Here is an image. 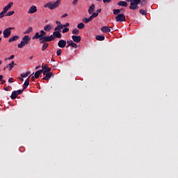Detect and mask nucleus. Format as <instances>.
I'll return each instance as SVG.
<instances>
[{"label":"nucleus","mask_w":178,"mask_h":178,"mask_svg":"<svg viewBox=\"0 0 178 178\" xmlns=\"http://www.w3.org/2000/svg\"><path fill=\"white\" fill-rule=\"evenodd\" d=\"M127 2H131L129 9L131 10H136L138 9V5L141 3V0H125Z\"/></svg>","instance_id":"f257e3e1"},{"label":"nucleus","mask_w":178,"mask_h":178,"mask_svg":"<svg viewBox=\"0 0 178 178\" xmlns=\"http://www.w3.org/2000/svg\"><path fill=\"white\" fill-rule=\"evenodd\" d=\"M59 5H60V0H57L55 3L48 2L44 5V8H48L50 10H54V9H56Z\"/></svg>","instance_id":"f03ea898"},{"label":"nucleus","mask_w":178,"mask_h":178,"mask_svg":"<svg viewBox=\"0 0 178 178\" xmlns=\"http://www.w3.org/2000/svg\"><path fill=\"white\" fill-rule=\"evenodd\" d=\"M30 40H31V38L29 36V35H26L22 38V41L20 42L19 44H18V48L22 49L23 47H26L29 42H30Z\"/></svg>","instance_id":"7ed1b4c3"},{"label":"nucleus","mask_w":178,"mask_h":178,"mask_svg":"<svg viewBox=\"0 0 178 178\" xmlns=\"http://www.w3.org/2000/svg\"><path fill=\"white\" fill-rule=\"evenodd\" d=\"M39 40L40 41V44H47V42H51V41H54V36H44L40 38Z\"/></svg>","instance_id":"20e7f679"},{"label":"nucleus","mask_w":178,"mask_h":178,"mask_svg":"<svg viewBox=\"0 0 178 178\" xmlns=\"http://www.w3.org/2000/svg\"><path fill=\"white\" fill-rule=\"evenodd\" d=\"M12 30H15L14 27H9L3 30V38H9L10 34H12Z\"/></svg>","instance_id":"39448f33"},{"label":"nucleus","mask_w":178,"mask_h":178,"mask_svg":"<svg viewBox=\"0 0 178 178\" xmlns=\"http://www.w3.org/2000/svg\"><path fill=\"white\" fill-rule=\"evenodd\" d=\"M115 20L118 22H126V15L123 14H118L115 16Z\"/></svg>","instance_id":"423d86ee"},{"label":"nucleus","mask_w":178,"mask_h":178,"mask_svg":"<svg viewBox=\"0 0 178 178\" xmlns=\"http://www.w3.org/2000/svg\"><path fill=\"white\" fill-rule=\"evenodd\" d=\"M51 35L54 37V40H55V38H62V34H60V32H59V31H54Z\"/></svg>","instance_id":"0eeeda50"},{"label":"nucleus","mask_w":178,"mask_h":178,"mask_svg":"<svg viewBox=\"0 0 178 178\" xmlns=\"http://www.w3.org/2000/svg\"><path fill=\"white\" fill-rule=\"evenodd\" d=\"M66 40L61 39L58 42V47H59V48H65V47H66Z\"/></svg>","instance_id":"6e6552de"},{"label":"nucleus","mask_w":178,"mask_h":178,"mask_svg":"<svg viewBox=\"0 0 178 178\" xmlns=\"http://www.w3.org/2000/svg\"><path fill=\"white\" fill-rule=\"evenodd\" d=\"M72 39L73 40L74 42L79 44L81 41V36L80 35H72Z\"/></svg>","instance_id":"1a4fd4ad"},{"label":"nucleus","mask_w":178,"mask_h":178,"mask_svg":"<svg viewBox=\"0 0 178 178\" xmlns=\"http://www.w3.org/2000/svg\"><path fill=\"white\" fill-rule=\"evenodd\" d=\"M12 6H13V2L10 1L8 3L7 6L3 8V11L6 13V12H8V10H9L12 8Z\"/></svg>","instance_id":"9d476101"},{"label":"nucleus","mask_w":178,"mask_h":178,"mask_svg":"<svg viewBox=\"0 0 178 178\" xmlns=\"http://www.w3.org/2000/svg\"><path fill=\"white\" fill-rule=\"evenodd\" d=\"M37 12V6H32L28 10V13L33 14Z\"/></svg>","instance_id":"9b49d317"},{"label":"nucleus","mask_w":178,"mask_h":178,"mask_svg":"<svg viewBox=\"0 0 178 178\" xmlns=\"http://www.w3.org/2000/svg\"><path fill=\"white\" fill-rule=\"evenodd\" d=\"M42 70V73H43V75L45 76V74H47V73H51V68L49 67H42V70Z\"/></svg>","instance_id":"f8f14e48"},{"label":"nucleus","mask_w":178,"mask_h":178,"mask_svg":"<svg viewBox=\"0 0 178 178\" xmlns=\"http://www.w3.org/2000/svg\"><path fill=\"white\" fill-rule=\"evenodd\" d=\"M101 31H102V33H111V28H109V26H103L101 28Z\"/></svg>","instance_id":"ddd939ff"},{"label":"nucleus","mask_w":178,"mask_h":178,"mask_svg":"<svg viewBox=\"0 0 178 178\" xmlns=\"http://www.w3.org/2000/svg\"><path fill=\"white\" fill-rule=\"evenodd\" d=\"M94 10H95V4L92 3L88 9V14L92 15V13H94Z\"/></svg>","instance_id":"4468645a"},{"label":"nucleus","mask_w":178,"mask_h":178,"mask_svg":"<svg viewBox=\"0 0 178 178\" xmlns=\"http://www.w3.org/2000/svg\"><path fill=\"white\" fill-rule=\"evenodd\" d=\"M19 38H20V36L14 35L8 40V42H13L15 41H17V40H19Z\"/></svg>","instance_id":"2eb2a0df"},{"label":"nucleus","mask_w":178,"mask_h":178,"mask_svg":"<svg viewBox=\"0 0 178 178\" xmlns=\"http://www.w3.org/2000/svg\"><path fill=\"white\" fill-rule=\"evenodd\" d=\"M15 65L16 64H15V61L13 60L10 63L6 65V69L12 70V69H13V67H15Z\"/></svg>","instance_id":"dca6fc26"},{"label":"nucleus","mask_w":178,"mask_h":178,"mask_svg":"<svg viewBox=\"0 0 178 178\" xmlns=\"http://www.w3.org/2000/svg\"><path fill=\"white\" fill-rule=\"evenodd\" d=\"M51 77H52V72H49L47 74H45V76L43 77L42 80L48 81L49 80V79H51Z\"/></svg>","instance_id":"f3484780"},{"label":"nucleus","mask_w":178,"mask_h":178,"mask_svg":"<svg viewBox=\"0 0 178 178\" xmlns=\"http://www.w3.org/2000/svg\"><path fill=\"white\" fill-rule=\"evenodd\" d=\"M44 31H47V33H49L51 30H52V25L51 24H47L44 27Z\"/></svg>","instance_id":"a211bd4d"},{"label":"nucleus","mask_w":178,"mask_h":178,"mask_svg":"<svg viewBox=\"0 0 178 178\" xmlns=\"http://www.w3.org/2000/svg\"><path fill=\"white\" fill-rule=\"evenodd\" d=\"M127 5H128L127 2L124 1H121L118 3V6H124V8H127Z\"/></svg>","instance_id":"6ab92c4d"},{"label":"nucleus","mask_w":178,"mask_h":178,"mask_svg":"<svg viewBox=\"0 0 178 178\" xmlns=\"http://www.w3.org/2000/svg\"><path fill=\"white\" fill-rule=\"evenodd\" d=\"M122 10H124V8H121V9H114L113 10V15H115V16H117L118 15H119V13H120L122 12Z\"/></svg>","instance_id":"aec40b11"},{"label":"nucleus","mask_w":178,"mask_h":178,"mask_svg":"<svg viewBox=\"0 0 178 178\" xmlns=\"http://www.w3.org/2000/svg\"><path fill=\"white\" fill-rule=\"evenodd\" d=\"M96 40L97 41H104V40H105V36L101 35H96Z\"/></svg>","instance_id":"412c9836"},{"label":"nucleus","mask_w":178,"mask_h":178,"mask_svg":"<svg viewBox=\"0 0 178 178\" xmlns=\"http://www.w3.org/2000/svg\"><path fill=\"white\" fill-rule=\"evenodd\" d=\"M17 93L15 91H13L10 95V98L11 99H16V98H17Z\"/></svg>","instance_id":"4be33fe9"},{"label":"nucleus","mask_w":178,"mask_h":178,"mask_svg":"<svg viewBox=\"0 0 178 178\" xmlns=\"http://www.w3.org/2000/svg\"><path fill=\"white\" fill-rule=\"evenodd\" d=\"M92 19L90 18V17L89 18H87V17H84L83 19H82V22L83 23H90V22H91Z\"/></svg>","instance_id":"5701e85b"},{"label":"nucleus","mask_w":178,"mask_h":178,"mask_svg":"<svg viewBox=\"0 0 178 178\" xmlns=\"http://www.w3.org/2000/svg\"><path fill=\"white\" fill-rule=\"evenodd\" d=\"M41 73H42V70H40L35 72V79H38V77H40V75L41 74Z\"/></svg>","instance_id":"b1692460"},{"label":"nucleus","mask_w":178,"mask_h":178,"mask_svg":"<svg viewBox=\"0 0 178 178\" xmlns=\"http://www.w3.org/2000/svg\"><path fill=\"white\" fill-rule=\"evenodd\" d=\"M38 38H41V35H40V33L37 32L35 33V35L33 36L32 39L33 40H38Z\"/></svg>","instance_id":"393cba45"},{"label":"nucleus","mask_w":178,"mask_h":178,"mask_svg":"<svg viewBox=\"0 0 178 178\" xmlns=\"http://www.w3.org/2000/svg\"><path fill=\"white\" fill-rule=\"evenodd\" d=\"M30 33H33V27L31 26L29 27L24 34H30Z\"/></svg>","instance_id":"a878e982"},{"label":"nucleus","mask_w":178,"mask_h":178,"mask_svg":"<svg viewBox=\"0 0 178 178\" xmlns=\"http://www.w3.org/2000/svg\"><path fill=\"white\" fill-rule=\"evenodd\" d=\"M48 47H49V44L44 43L42 47V51H45Z\"/></svg>","instance_id":"bb28decb"},{"label":"nucleus","mask_w":178,"mask_h":178,"mask_svg":"<svg viewBox=\"0 0 178 178\" xmlns=\"http://www.w3.org/2000/svg\"><path fill=\"white\" fill-rule=\"evenodd\" d=\"M84 27H86V25H84L83 23H79L77 25V28L79 29V30H83V29H84Z\"/></svg>","instance_id":"cd10ccee"},{"label":"nucleus","mask_w":178,"mask_h":178,"mask_svg":"<svg viewBox=\"0 0 178 178\" xmlns=\"http://www.w3.org/2000/svg\"><path fill=\"white\" fill-rule=\"evenodd\" d=\"M40 38H42V37H47V32L42 30V31H40Z\"/></svg>","instance_id":"c85d7f7f"},{"label":"nucleus","mask_w":178,"mask_h":178,"mask_svg":"<svg viewBox=\"0 0 178 178\" xmlns=\"http://www.w3.org/2000/svg\"><path fill=\"white\" fill-rule=\"evenodd\" d=\"M147 10H139V13H140V15H143V16H145V15H147Z\"/></svg>","instance_id":"c756f323"},{"label":"nucleus","mask_w":178,"mask_h":178,"mask_svg":"<svg viewBox=\"0 0 178 178\" xmlns=\"http://www.w3.org/2000/svg\"><path fill=\"white\" fill-rule=\"evenodd\" d=\"M72 34H75L76 35H79V34H80V31H79V29H74L72 31Z\"/></svg>","instance_id":"7c9ffc66"},{"label":"nucleus","mask_w":178,"mask_h":178,"mask_svg":"<svg viewBox=\"0 0 178 178\" xmlns=\"http://www.w3.org/2000/svg\"><path fill=\"white\" fill-rule=\"evenodd\" d=\"M98 17V13H92L91 16L90 17L91 18V19L92 20V19H94L95 17Z\"/></svg>","instance_id":"2f4dec72"},{"label":"nucleus","mask_w":178,"mask_h":178,"mask_svg":"<svg viewBox=\"0 0 178 178\" xmlns=\"http://www.w3.org/2000/svg\"><path fill=\"white\" fill-rule=\"evenodd\" d=\"M29 74H30V72H27L26 74H21V77L22 79H25V77H28Z\"/></svg>","instance_id":"473e14b6"},{"label":"nucleus","mask_w":178,"mask_h":178,"mask_svg":"<svg viewBox=\"0 0 178 178\" xmlns=\"http://www.w3.org/2000/svg\"><path fill=\"white\" fill-rule=\"evenodd\" d=\"M140 5L141 6H145V5H147V0H140Z\"/></svg>","instance_id":"72a5a7b5"},{"label":"nucleus","mask_w":178,"mask_h":178,"mask_svg":"<svg viewBox=\"0 0 178 178\" xmlns=\"http://www.w3.org/2000/svg\"><path fill=\"white\" fill-rule=\"evenodd\" d=\"M29 84H30V79H29L28 78L24 83V86L29 87Z\"/></svg>","instance_id":"f704fd0d"},{"label":"nucleus","mask_w":178,"mask_h":178,"mask_svg":"<svg viewBox=\"0 0 178 178\" xmlns=\"http://www.w3.org/2000/svg\"><path fill=\"white\" fill-rule=\"evenodd\" d=\"M12 15H15V11H9L6 14V16H12Z\"/></svg>","instance_id":"c9c22d12"},{"label":"nucleus","mask_w":178,"mask_h":178,"mask_svg":"<svg viewBox=\"0 0 178 178\" xmlns=\"http://www.w3.org/2000/svg\"><path fill=\"white\" fill-rule=\"evenodd\" d=\"M56 54H57V56H60V55H62V49H58L57 51H56Z\"/></svg>","instance_id":"e433bc0d"},{"label":"nucleus","mask_w":178,"mask_h":178,"mask_svg":"<svg viewBox=\"0 0 178 178\" xmlns=\"http://www.w3.org/2000/svg\"><path fill=\"white\" fill-rule=\"evenodd\" d=\"M5 13H6L4 11H2L0 13V19H2V17H4Z\"/></svg>","instance_id":"4c0bfd02"},{"label":"nucleus","mask_w":178,"mask_h":178,"mask_svg":"<svg viewBox=\"0 0 178 178\" xmlns=\"http://www.w3.org/2000/svg\"><path fill=\"white\" fill-rule=\"evenodd\" d=\"M15 92H17V95H20L23 92V90H15Z\"/></svg>","instance_id":"58836bf2"},{"label":"nucleus","mask_w":178,"mask_h":178,"mask_svg":"<svg viewBox=\"0 0 178 178\" xmlns=\"http://www.w3.org/2000/svg\"><path fill=\"white\" fill-rule=\"evenodd\" d=\"M62 31L65 34V33H67L69 31V28H64Z\"/></svg>","instance_id":"ea45409f"},{"label":"nucleus","mask_w":178,"mask_h":178,"mask_svg":"<svg viewBox=\"0 0 178 178\" xmlns=\"http://www.w3.org/2000/svg\"><path fill=\"white\" fill-rule=\"evenodd\" d=\"M71 47L72 48H77V44L74 43V42H72V44H71Z\"/></svg>","instance_id":"a19ab883"},{"label":"nucleus","mask_w":178,"mask_h":178,"mask_svg":"<svg viewBox=\"0 0 178 178\" xmlns=\"http://www.w3.org/2000/svg\"><path fill=\"white\" fill-rule=\"evenodd\" d=\"M73 43V40H67V44L72 47V44Z\"/></svg>","instance_id":"79ce46f5"},{"label":"nucleus","mask_w":178,"mask_h":178,"mask_svg":"<svg viewBox=\"0 0 178 178\" xmlns=\"http://www.w3.org/2000/svg\"><path fill=\"white\" fill-rule=\"evenodd\" d=\"M55 31H60V28L59 27V25H58L55 29Z\"/></svg>","instance_id":"37998d69"},{"label":"nucleus","mask_w":178,"mask_h":178,"mask_svg":"<svg viewBox=\"0 0 178 178\" xmlns=\"http://www.w3.org/2000/svg\"><path fill=\"white\" fill-rule=\"evenodd\" d=\"M14 81H15V79H13V78L8 79V83H13Z\"/></svg>","instance_id":"c03bdc74"},{"label":"nucleus","mask_w":178,"mask_h":178,"mask_svg":"<svg viewBox=\"0 0 178 178\" xmlns=\"http://www.w3.org/2000/svg\"><path fill=\"white\" fill-rule=\"evenodd\" d=\"M79 0H74L72 1V5H77V2H79Z\"/></svg>","instance_id":"a18cd8bd"},{"label":"nucleus","mask_w":178,"mask_h":178,"mask_svg":"<svg viewBox=\"0 0 178 178\" xmlns=\"http://www.w3.org/2000/svg\"><path fill=\"white\" fill-rule=\"evenodd\" d=\"M8 59V60H10L12 59H15V55H11Z\"/></svg>","instance_id":"49530a36"},{"label":"nucleus","mask_w":178,"mask_h":178,"mask_svg":"<svg viewBox=\"0 0 178 178\" xmlns=\"http://www.w3.org/2000/svg\"><path fill=\"white\" fill-rule=\"evenodd\" d=\"M112 0H103L104 3H109Z\"/></svg>","instance_id":"de8ad7c7"},{"label":"nucleus","mask_w":178,"mask_h":178,"mask_svg":"<svg viewBox=\"0 0 178 178\" xmlns=\"http://www.w3.org/2000/svg\"><path fill=\"white\" fill-rule=\"evenodd\" d=\"M102 10L101 8L97 9V10H96V13H97V15H98V14L101 13Z\"/></svg>","instance_id":"09e8293b"},{"label":"nucleus","mask_w":178,"mask_h":178,"mask_svg":"<svg viewBox=\"0 0 178 178\" xmlns=\"http://www.w3.org/2000/svg\"><path fill=\"white\" fill-rule=\"evenodd\" d=\"M69 25H70L69 22H67V23H65V24H63V26L64 27H69Z\"/></svg>","instance_id":"8fccbe9b"},{"label":"nucleus","mask_w":178,"mask_h":178,"mask_svg":"<svg viewBox=\"0 0 178 178\" xmlns=\"http://www.w3.org/2000/svg\"><path fill=\"white\" fill-rule=\"evenodd\" d=\"M10 88V86H8L7 88H5L4 90L5 91H9Z\"/></svg>","instance_id":"3c124183"},{"label":"nucleus","mask_w":178,"mask_h":178,"mask_svg":"<svg viewBox=\"0 0 178 178\" xmlns=\"http://www.w3.org/2000/svg\"><path fill=\"white\" fill-rule=\"evenodd\" d=\"M67 13H65V14H63V15L61 16V17H62V18H63V17H67Z\"/></svg>","instance_id":"603ef678"},{"label":"nucleus","mask_w":178,"mask_h":178,"mask_svg":"<svg viewBox=\"0 0 178 178\" xmlns=\"http://www.w3.org/2000/svg\"><path fill=\"white\" fill-rule=\"evenodd\" d=\"M59 27H60V30H62V29L65 28V26H63V24H60Z\"/></svg>","instance_id":"864d4df0"},{"label":"nucleus","mask_w":178,"mask_h":178,"mask_svg":"<svg viewBox=\"0 0 178 178\" xmlns=\"http://www.w3.org/2000/svg\"><path fill=\"white\" fill-rule=\"evenodd\" d=\"M1 84H5V83H6V81L3 79H1Z\"/></svg>","instance_id":"5fc2aeb1"},{"label":"nucleus","mask_w":178,"mask_h":178,"mask_svg":"<svg viewBox=\"0 0 178 178\" xmlns=\"http://www.w3.org/2000/svg\"><path fill=\"white\" fill-rule=\"evenodd\" d=\"M56 24H58V26H60V21H56Z\"/></svg>","instance_id":"6e6d98bb"},{"label":"nucleus","mask_w":178,"mask_h":178,"mask_svg":"<svg viewBox=\"0 0 178 178\" xmlns=\"http://www.w3.org/2000/svg\"><path fill=\"white\" fill-rule=\"evenodd\" d=\"M26 88H27V86H24H24H23V89H22V90H23V91H24Z\"/></svg>","instance_id":"4d7b16f0"},{"label":"nucleus","mask_w":178,"mask_h":178,"mask_svg":"<svg viewBox=\"0 0 178 178\" xmlns=\"http://www.w3.org/2000/svg\"><path fill=\"white\" fill-rule=\"evenodd\" d=\"M31 80H32V81H34V80H35V76H32Z\"/></svg>","instance_id":"13d9d810"},{"label":"nucleus","mask_w":178,"mask_h":178,"mask_svg":"<svg viewBox=\"0 0 178 178\" xmlns=\"http://www.w3.org/2000/svg\"><path fill=\"white\" fill-rule=\"evenodd\" d=\"M3 79V75H0V81Z\"/></svg>","instance_id":"bf43d9fd"},{"label":"nucleus","mask_w":178,"mask_h":178,"mask_svg":"<svg viewBox=\"0 0 178 178\" xmlns=\"http://www.w3.org/2000/svg\"><path fill=\"white\" fill-rule=\"evenodd\" d=\"M38 69H40V65H39V66H36V67H35V70H38Z\"/></svg>","instance_id":"052dcab7"},{"label":"nucleus","mask_w":178,"mask_h":178,"mask_svg":"<svg viewBox=\"0 0 178 178\" xmlns=\"http://www.w3.org/2000/svg\"><path fill=\"white\" fill-rule=\"evenodd\" d=\"M20 81H23V78H19Z\"/></svg>","instance_id":"680f3d73"},{"label":"nucleus","mask_w":178,"mask_h":178,"mask_svg":"<svg viewBox=\"0 0 178 178\" xmlns=\"http://www.w3.org/2000/svg\"><path fill=\"white\" fill-rule=\"evenodd\" d=\"M3 70H6V66L4 67Z\"/></svg>","instance_id":"e2e57ef3"},{"label":"nucleus","mask_w":178,"mask_h":178,"mask_svg":"<svg viewBox=\"0 0 178 178\" xmlns=\"http://www.w3.org/2000/svg\"><path fill=\"white\" fill-rule=\"evenodd\" d=\"M69 47H70V45L67 44V46L66 47V48H69Z\"/></svg>","instance_id":"0e129e2a"},{"label":"nucleus","mask_w":178,"mask_h":178,"mask_svg":"<svg viewBox=\"0 0 178 178\" xmlns=\"http://www.w3.org/2000/svg\"><path fill=\"white\" fill-rule=\"evenodd\" d=\"M0 65H2V60H0Z\"/></svg>","instance_id":"69168bd1"},{"label":"nucleus","mask_w":178,"mask_h":178,"mask_svg":"<svg viewBox=\"0 0 178 178\" xmlns=\"http://www.w3.org/2000/svg\"><path fill=\"white\" fill-rule=\"evenodd\" d=\"M1 34H2V31H0V35H1Z\"/></svg>","instance_id":"338daca9"},{"label":"nucleus","mask_w":178,"mask_h":178,"mask_svg":"<svg viewBox=\"0 0 178 178\" xmlns=\"http://www.w3.org/2000/svg\"><path fill=\"white\" fill-rule=\"evenodd\" d=\"M32 58H33V56H31V57L29 58V59L31 60Z\"/></svg>","instance_id":"774afa93"}]
</instances>
